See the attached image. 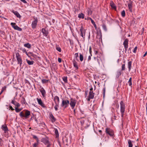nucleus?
<instances>
[{"instance_id":"1","label":"nucleus","mask_w":147,"mask_h":147,"mask_svg":"<svg viewBox=\"0 0 147 147\" xmlns=\"http://www.w3.org/2000/svg\"><path fill=\"white\" fill-rule=\"evenodd\" d=\"M30 115V112L26 110H24L20 112L19 115L20 117L23 119H27L29 118Z\"/></svg>"},{"instance_id":"2","label":"nucleus","mask_w":147,"mask_h":147,"mask_svg":"<svg viewBox=\"0 0 147 147\" xmlns=\"http://www.w3.org/2000/svg\"><path fill=\"white\" fill-rule=\"evenodd\" d=\"M120 112L121 117L123 118L124 113L125 111V105L123 101H121L120 102Z\"/></svg>"},{"instance_id":"3","label":"nucleus","mask_w":147,"mask_h":147,"mask_svg":"<svg viewBox=\"0 0 147 147\" xmlns=\"http://www.w3.org/2000/svg\"><path fill=\"white\" fill-rule=\"evenodd\" d=\"M69 103V101L67 100L62 99V103L61 105V107L64 109L67 107Z\"/></svg>"},{"instance_id":"4","label":"nucleus","mask_w":147,"mask_h":147,"mask_svg":"<svg viewBox=\"0 0 147 147\" xmlns=\"http://www.w3.org/2000/svg\"><path fill=\"white\" fill-rule=\"evenodd\" d=\"M16 58L18 61V64H20V67H21L22 63V60L20 55L18 53H16Z\"/></svg>"},{"instance_id":"5","label":"nucleus","mask_w":147,"mask_h":147,"mask_svg":"<svg viewBox=\"0 0 147 147\" xmlns=\"http://www.w3.org/2000/svg\"><path fill=\"white\" fill-rule=\"evenodd\" d=\"M69 103L72 109H73L74 108L76 102V100L73 98H71Z\"/></svg>"},{"instance_id":"6","label":"nucleus","mask_w":147,"mask_h":147,"mask_svg":"<svg viewBox=\"0 0 147 147\" xmlns=\"http://www.w3.org/2000/svg\"><path fill=\"white\" fill-rule=\"evenodd\" d=\"M12 27L15 30L21 31L22 30V28L19 27L17 25H16L15 23L11 22L10 24Z\"/></svg>"},{"instance_id":"7","label":"nucleus","mask_w":147,"mask_h":147,"mask_svg":"<svg viewBox=\"0 0 147 147\" xmlns=\"http://www.w3.org/2000/svg\"><path fill=\"white\" fill-rule=\"evenodd\" d=\"M38 22V19L37 18H34V20L33 21L32 23V29L35 28L37 25Z\"/></svg>"},{"instance_id":"8","label":"nucleus","mask_w":147,"mask_h":147,"mask_svg":"<svg viewBox=\"0 0 147 147\" xmlns=\"http://www.w3.org/2000/svg\"><path fill=\"white\" fill-rule=\"evenodd\" d=\"M105 132L111 136H112L114 135L113 131L111 129L109 128H106Z\"/></svg>"},{"instance_id":"9","label":"nucleus","mask_w":147,"mask_h":147,"mask_svg":"<svg viewBox=\"0 0 147 147\" xmlns=\"http://www.w3.org/2000/svg\"><path fill=\"white\" fill-rule=\"evenodd\" d=\"M80 35L83 38H84L85 37L86 31L83 28L82 26L81 27L80 29Z\"/></svg>"},{"instance_id":"10","label":"nucleus","mask_w":147,"mask_h":147,"mask_svg":"<svg viewBox=\"0 0 147 147\" xmlns=\"http://www.w3.org/2000/svg\"><path fill=\"white\" fill-rule=\"evenodd\" d=\"M36 100L39 105H40L43 108H45L46 107L45 105L42 102L41 99L40 98H37Z\"/></svg>"},{"instance_id":"11","label":"nucleus","mask_w":147,"mask_h":147,"mask_svg":"<svg viewBox=\"0 0 147 147\" xmlns=\"http://www.w3.org/2000/svg\"><path fill=\"white\" fill-rule=\"evenodd\" d=\"M41 141L45 145H47L50 143V142L49 141L48 138L47 137L42 138L41 140Z\"/></svg>"},{"instance_id":"12","label":"nucleus","mask_w":147,"mask_h":147,"mask_svg":"<svg viewBox=\"0 0 147 147\" xmlns=\"http://www.w3.org/2000/svg\"><path fill=\"white\" fill-rule=\"evenodd\" d=\"M40 91L41 92L42 95L44 98L46 97V92L45 90L43 88H42L40 90Z\"/></svg>"},{"instance_id":"13","label":"nucleus","mask_w":147,"mask_h":147,"mask_svg":"<svg viewBox=\"0 0 147 147\" xmlns=\"http://www.w3.org/2000/svg\"><path fill=\"white\" fill-rule=\"evenodd\" d=\"M128 41L129 40L127 38L125 39V40L123 44L124 48H126L127 47H128Z\"/></svg>"},{"instance_id":"14","label":"nucleus","mask_w":147,"mask_h":147,"mask_svg":"<svg viewBox=\"0 0 147 147\" xmlns=\"http://www.w3.org/2000/svg\"><path fill=\"white\" fill-rule=\"evenodd\" d=\"M49 118L51 120L52 122H55L56 120V119L54 117L53 115L51 113L50 114Z\"/></svg>"},{"instance_id":"15","label":"nucleus","mask_w":147,"mask_h":147,"mask_svg":"<svg viewBox=\"0 0 147 147\" xmlns=\"http://www.w3.org/2000/svg\"><path fill=\"white\" fill-rule=\"evenodd\" d=\"M132 1H131L130 3H129L128 4V6L129 8V11L131 12H132Z\"/></svg>"},{"instance_id":"16","label":"nucleus","mask_w":147,"mask_h":147,"mask_svg":"<svg viewBox=\"0 0 147 147\" xmlns=\"http://www.w3.org/2000/svg\"><path fill=\"white\" fill-rule=\"evenodd\" d=\"M11 103L13 104L16 107H20V105L19 103L17 102L16 101L13 100H12L11 102Z\"/></svg>"},{"instance_id":"17","label":"nucleus","mask_w":147,"mask_h":147,"mask_svg":"<svg viewBox=\"0 0 147 147\" xmlns=\"http://www.w3.org/2000/svg\"><path fill=\"white\" fill-rule=\"evenodd\" d=\"M12 12H13L18 18H21L20 15L17 11L12 10Z\"/></svg>"},{"instance_id":"18","label":"nucleus","mask_w":147,"mask_h":147,"mask_svg":"<svg viewBox=\"0 0 147 147\" xmlns=\"http://www.w3.org/2000/svg\"><path fill=\"white\" fill-rule=\"evenodd\" d=\"M110 5L112 8L115 9H116V6L113 1H111Z\"/></svg>"},{"instance_id":"19","label":"nucleus","mask_w":147,"mask_h":147,"mask_svg":"<svg viewBox=\"0 0 147 147\" xmlns=\"http://www.w3.org/2000/svg\"><path fill=\"white\" fill-rule=\"evenodd\" d=\"M94 93L93 92V91H90L89 92V95L88 96L90 98L93 99L94 97Z\"/></svg>"},{"instance_id":"20","label":"nucleus","mask_w":147,"mask_h":147,"mask_svg":"<svg viewBox=\"0 0 147 147\" xmlns=\"http://www.w3.org/2000/svg\"><path fill=\"white\" fill-rule=\"evenodd\" d=\"M42 32L44 36H47L48 34V32L44 28H42Z\"/></svg>"},{"instance_id":"21","label":"nucleus","mask_w":147,"mask_h":147,"mask_svg":"<svg viewBox=\"0 0 147 147\" xmlns=\"http://www.w3.org/2000/svg\"><path fill=\"white\" fill-rule=\"evenodd\" d=\"M2 129L4 131L5 133H6L8 130V128L7 127L6 125H3L2 126Z\"/></svg>"},{"instance_id":"22","label":"nucleus","mask_w":147,"mask_h":147,"mask_svg":"<svg viewBox=\"0 0 147 147\" xmlns=\"http://www.w3.org/2000/svg\"><path fill=\"white\" fill-rule=\"evenodd\" d=\"M72 62L74 67H75L76 68V69H78V67L77 62L75 61V60L74 59L72 61Z\"/></svg>"},{"instance_id":"23","label":"nucleus","mask_w":147,"mask_h":147,"mask_svg":"<svg viewBox=\"0 0 147 147\" xmlns=\"http://www.w3.org/2000/svg\"><path fill=\"white\" fill-rule=\"evenodd\" d=\"M132 64V61H129L128 62V67L129 69V71H130L131 69V66Z\"/></svg>"},{"instance_id":"24","label":"nucleus","mask_w":147,"mask_h":147,"mask_svg":"<svg viewBox=\"0 0 147 147\" xmlns=\"http://www.w3.org/2000/svg\"><path fill=\"white\" fill-rule=\"evenodd\" d=\"M54 99L55 102H56V101L57 100V103H58V104H59L60 100L59 97L57 96H56L54 97Z\"/></svg>"},{"instance_id":"25","label":"nucleus","mask_w":147,"mask_h":147,"mask_svg":"<svg viewBox=\"0 0 147 147\" xmlns=\"http://www.w3.org/2000/svg\"><path fill=\"white\" fill-rule=\"evenodd\" d=\"M121 74V71L118 70L117 72L116 75V77L117 78H118L119 76H120Z\"/></svg>"},{"instance_id":"26","label":"nucleus","mask_w":147,"mask_h":147,"mask_svg":"<svg viewBox=\"0 0 147 147\" xmlns=\"http://www.w3.org/2000/svg\"><path fill=\"white\" fill-rule=\"evenodd\" d=\"M90 20L91 23L93 25L95 29H96L97 28V26H96V24L94 22L91 18H90Z\"/></svg>"},{"instance_id":"27","label":"nucleus","mask_w":147,"mask_h":147,"mask_svg":"<svg viewBox=\"0 0 147 147\" xmlns=\"http://www.w3.org/2000/svg\"><path fill=\"white\" fill-rule=\"evenodd\" d=\"M24 46L25 47H27L28 49H30L31 47V45L28 43L24 44Z\"/></svg>"},{"instance_id":"28","label":"nucleus","mask_w":147,"mask_h":147,"mask_svg":"<svg viewBox=\"0 0 147 147\" xmlns=\"http://www.w3.org/2000/svg\"><path fill=\"white\" fill-rule=\"evenodd\" d=\"M128 147H132L133 144L132 143V141L130 140H128Z\"/></svg>"},{"instance_id":"29","label":"nucleus","mask_w":147,"mask_h":147,"mask_svg":"<svg viewBox=\"0 0 147 147\" xmlns=\"http://www.w3.org/2000/svg\"><path fill=\"white\" fill-rule=\"evenodd\" d=\"M26 61L28 63V64L29 65H33L34 63V61H30L29 60L26 59Z\"/></svg>"},{"instance_id":"30","label":"nucleus","mask_w":147,"mask_h":147,"mask_svg":"<svg viewBox=\"0 0 147 147\" xmlns=\"http://www.w3.org/2000/svg\"><path fill=\"white\" fill-rule=\"evenodd\" d=\"M84 15L83 13H81L79 14L78 15V17L79 18H82L84 19Z\"/></svg>"},{"instance_id":"31","label":"nucleus","mask_w":147,"mask_h":147,"mask_svg":"<svg viewBox=\"0 0 147 147\" xmlns=\"http://www.w3.org/2000/svg\"><path fill=\"white\" fill-rule=\"evenodd\" d=\"M49 81V80H46L45 79H42L41 80L43 84H45L47 83Z\"/></svg>"},{"instance_id":"32","label":"nucleus","mask_w":147,"mask_h":147,"mask_svg":"<svg viewBox=\"0 0 147 147\" xmlns=\"http://www.w3.org/2000/svg\"><path fill=\"white\" fill-rule=\"evenodd\" d=\"M55 135L56 136V137L57 138L59 136V134H58V130H57V129H55Z\"/></svg>"},{"instance_id":"33","label":"nucleus","mask_w":147,"mask_h":147,"mask_svg":"<svg viewBox=\"0 0 147 147\" xmlns=\"http://www.w3.org/2000/svg\"><path fill=\"white\" fill-rule=\"evenodd\" d=\"M63 81L66 83H67V77L66 76H64L63 78Z\"/></svg>"},{"instance_id":"34","label":"nucleus","mask_w":147,"mask_h":147,"mask_svg":"<svg viewBox=\"0 0 147 147\" xmlns=\"http://www.w3.org/2000/svg\"><path fill=\"white\" fill-rule=\"evenodd\" d=\"M33 137L34 138L36 139V142L38 143H39V140L38 138L37 137L34 135H32Z\"/></svg>"},{"instance_id":"35","label":"nucleus","mask_w":147,"mask_h":147,"mask_svg":"<svg viewBox=\"0 0 147 147\" xmlns=\"http://www.w3.org/2000/svg\"><path fill=\"white\" fill-rule=\"evenodd\" d=\"M80 59L81 61H82L83 60V56L81 53L80 54Z\"/></svg>"},{"instance_id":"36","label":"nucleus","mask_w":147,"mask_h":147,"mask_svg":"<svg viewBox=\"0 0 147 147\" xmlns=\"http://www.w3.org/2000/svg\"><path fill=\"white\" fill-rule=\"evenodd\" d=\"M55 104H56V105L54 107V108L55 110L56 111H57L58 110V108L57 107L58 106L59 104L58 103H56V102H55Z\"/></svg>"},{"instance_id":"37","label":"nucleus","mask_w":147,"mask_h":147,"mask_svg":"<svg viewBox=\"0 0 147 147\" xmlns=\"http://www.w3.org/2000/svg\"><path fill=\"white\" fill-rule=\"evenodd\" d=\"M125 70V63L124 64H123L121 67V70L124 71Z\"/></svg>"},{"instance_id":"38","label":"nucleus","mask_w":147,"mask_h":147,"mask_svg":"<svg viewBox=\"0 0 147 147\" xmlns=\"http://www.w3.org/2000/svg\"><path fill=\"white\" fill-rule=\"evenodd\" d=\"M125 11L124 10L123 11L121 12V15L122 17H124L125 16Z\"/></svg>"},{"instance_id":"39","label":"nucleus","mask_w":147,"mask_h":147,"mask_svg":"<svg viewBox=\"0 0 147 147\" xmlns=\"http://www.w3.org/2000/svg\"><path fill=\"white\" fill-rule=\"evenodd\" d=\"M87 12L88 15H89V14L91 15L92 13V11L89 9H88L87 11Z\"/></svg>"},{"instance_id":"40","label":"nucleus","mask_w":147,"mask_h":147,"mask_svg":"<svg viewBox=\"0 0 147 147\" xmlns=\"http://www.w3.org/2000/svg\"><path fill=\"white\" fill-rule=\"evenodd\" d=\"M102 27L103 29H104V30L105 31H107V28H106V26L105 25V24L103 25Z\"/></svg>"},{"instance_id":"41","label":"nucleus","mask_w":147,"mask_h":147,"mask_svg":"<svg viewBox=\"0 0 147 147\" xmlns=\"http://www.w3.org/2000/svg\"><path fill=\"white\" fill-rule=\"evenodd\" d=\"M56 50L59 52H61V49L59 47H56Z\"/></svg>"},{"instance_id":"42","label":"nucleus","mask_w":147,"mask_h":147,"mask_svg":"<svg viewBox=\"0 0 147 147\" xmlns=\"http://www.w3.org/2000/svg\"><path fill=\"white\" fill-rule=\"evenodd\" d=\"M38 144V143L36 142V143H35L33 144V147H37Z\"/></svg>"},{"instance_id":"43","label":"nucleus","mask_w":147,"mask_h":147,"mask_svg":"<svg viewBox=\"0 0 147 147\" xmlns=\"http://www.w3.org/2000/svg\"><path fill=\"white\" fill-rule=\"evenodd\" d=\"M17 107H15V111L16 112H20V110H19V109Z\"/></svg>"},{"instance_id":"44","label":"nucleus","mask_w":147,"mask_h":147,"mask_svg":"<svg viewBox=\"0 0 147 147\" xmlns=\"http://www.w3.org/2000/svg\"><path fill=\"white\" fill-rule=\"evenodd\" d=\"M137 49V47H135L134 49L133 52L134 53H136Z\"/></svg>"},{"instance_id":"45","label":"nucleus","mask_w":147,"mask_h":147,"mask_svg":"<svg viewBox=\"0 0 147 147\" xmlns=\"http://www.w3.org/2000/svg\"><path fill=\"white\" fill-rule=\"evenodd\" d=\"M78 53H76L74 55V57L76 58V59H77V57H78Z\"/></svg>"},{"instance_id":"46","label":"nucleus","mask_w":147,"mask_h":147,"mask_svg":"<svg viewBox=\"0 0 147 147\" xmlns=\"http://www.w3.org/2000/svg\"><path fill=\"white\" fill-rule=\"evenodd\" d=\"M128 83L129 84V85L130 86H131L132 85V84L131 81H128Z\"/></svg>"},{"instance_id":"47","label":"nucleus","mask_w":147,"mask_h":147,"mask_svg":"<svg viewBox=\"0 0 147 147\" xmlns=\"http://www.w3.org/2000/svg\"><path fill=\"white\" fill-rule=\"evenodd\" d=\"M91 50H92V49H91V47L90 46V47H89V51L90 53V54H91V53H92Z\"/></svg>"},{"instance_id":"48","label":"nucleus","mask_w":147,"mask_h":147,"mask_svg":"<svg viewBox=\"0 0 147 147\" xmlns=\"http://www.w3.org/2000/svg\"><path fill=\"white\" fill-rule=\"evenodd\" d=\"M22 52H23V53H27V52H26V49L24 48V49H22Z\"/></svg>"},{"instance_id":"49","label":"nucleus","mask_w":147,"mask_h":147,"mask_svg":"<svg viewBox=\"0 0 147 147\" xmlns=\"http://www.w3.org/2000/svg\"><path fill=\"white\" fill-rule=\"evenodd\" d=\"M22 2H23L24 3H26L27 2L25 1V0H20Z\"/></svg>"},{"instance_id":"50","label":"nucleus","mask_w":147,"mask_h":147,"mask_svg":"<svg viewBox=\"0 0 147 147\" xmlns=\"http://www.w3.org/2000/svg\"><path fill=\"white\" fill-rule=\"evenodd\" d=\"M46 145H47V147H50L51 144L50 142L48 144H47Z\"/></svg>"},{"instance_id":"51","label":"nucleus","mask_w":147,"mask_h":147,"mask_svg":"<svg viewBox=\"0 0 147 147\" xmlns=\"http://www.w3.org/2000/svg\"><path fill=\"white\" fill-rule=\"evenodd\" d=\"M58 61L59 63H61V59L60 58H58Z\"/></svg>"},{"instance_id":"52","label":"nucleus","mask_w":147,"mask_h":147,"mask_svg":"<svg viewBox=\"0 0 147 147\" xmlns=\"http://www.w3.org/2000/svg\"><path fill=\"white\" fill-rule=\"evenodd\" d=\"M9 108L10 109H11V110L13 111L14 110V109L11 106H9Z\"/></svg>"},{"instance_id":"53","label":"nucleus","mask_w":147,"mask_h":147,"mask_svg":"<svg viewBox=\"0 0 147 147\" xmlns=\"http://www.w3.org/2000/svg\"><path fill=\"white\" fill-rule=\"evenodd\" d=\"M147 52H146L144 54V55H143L142 57L144 58V57L147 55Z\"/></svg>"},{"instance_id":"54","label":"nucleus","mask_w":147,"mask_h":147,"mask_svg":"<svg viewBox=\"0 0 147 147\" xmlns=\"http://www.w3.org/2000/svg\"><path fill=\"white\" fill-rule=\"evenodd\" d=\"M91 99V98H90V97H89L88 96V99H87L88 101H90V99Z\"/></svg>"},{"instance_id":"55","label":"nucleus","mask_w":147,"mask_h":147,"mask_svg":"<svg viewBox=\"0 0 147 147\" xmlns=\"http://www.w3.org/2000/svg\"><path fill=\"white\" fill-rule=\"evenodd\" d=\"M91 59V56H89L88 58V60H90Z\"/></svg>"},{"instance_id":"56","label":"nucleus","mask_w":147,"mask_h":147,"mask_svg":"<svg viewBox=\"0 0 147 147\" xmlns=\"http://www.w3.org/2000/svg\"><path fill=\"white\" fill-rule=\"evenodd\" d=\"M3 90H4V89L3 88H2V90H1V91L0 93V94H1V93H2L3 92Z\"/></svg>"},{"instance_id":"57","label":"nucleus","mask_w":147,"mask_h":147,"mask_svg":"<svg viewBox=\"0 0 147 147\" xmlns=\"http://www.w3.org/2000/svg\"><path fill=\"white\" fill-rule=\"evenodd\" d=\"M98 52L97 51H94V53L95 54H97Z\"/></svg>"},{"instance_id":"58","label":"nucleus","mask_w":147,"mask_h":147,"mask_svg":"<svg viewBox=\"0 0 147 147\" xmlns=\"http://www.w3.org/2000/svg\"><path fill=\"white\" fill-rule=\"evenodd\" d=\"M132 81V78H130L129 79V81Z\"/></svg>"},{"instance_id":"59","label":"nucleus","mask_w":147,"mask_h":147,"mask_svg":"<svg viewBox=\"0 0 147 147\" xmlns=\"http://www.w3.org/2000/svg\"><path fill=\"white\" fill-rule=\"evenodd\" d=\"M93 90V88L92 87L91 88H90V91H92V90Z\"/></svg>"},{"instance_id":"60","label":"nucleus","mask_w":147,"mask_h":147,"mask_svg":"<svg viewBox=\"0 0 147 147\" xmlns=\"http://www.w3.org/2000/svg\"><path fill=\"white\" fill-rule=\"evenodd\" d=\"M127 48H128V47H127L126 48H125V52H126V51H127Z\"/></svg>"},{"instance_id":"61","label":"nucleus","mask_w":147,"mask_h":147,"mask_svg":"<svg viewBox=\"0 0 147 147\" xmlns=\"http://www.w3.org/2000/svg\"><path fill=\"white\" fill-rule=\"evenodd\" d=\"M103 90L104 91V94H105V88H103Z\"/></svg>"},{"instance_id":"62","label":"nucleus","mask_w":147,"mask_h":147,"mask_svg":"<svg viewBox=\"0 0 147 147\" xmlns=\"http://www.w3.org/2000/svg\"><path fill=\"white\" fill-rule=\"evenodd\" d=\"M98 131L100 133H101L102 132V131L101 130H99Z\"/></svg>"},{"instance_id":"63","label":"nucleus","mask_w":147,"mask_h":147,"mask_svg":"<svg viewBox=\"0 0 147 147\" xmlns=\"http://www.w3.org/2000/svg\"><path fill=\"white\" fill-rule=\"evenodd\" d=\"M146 112H147V104H146Z\"/></svg>"},{"instance_id":"64","label":"nucleus","mask_w":147,"mask_h":147,"mask_svg":"<svg viewBox=\"0 0 147 147\" xmlns=\"http://www.w3.org/2000/svg\"><path fill=\"white\" fill-rule=\"evenodd\" d=\"M19 110H20V111H21L22 109H19Z\"/></svg>"}]
</instances>
